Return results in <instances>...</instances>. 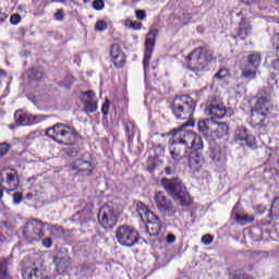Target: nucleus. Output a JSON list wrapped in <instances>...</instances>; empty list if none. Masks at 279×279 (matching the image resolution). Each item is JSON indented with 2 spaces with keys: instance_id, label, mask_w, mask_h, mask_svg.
<instances>
[{
  "instance_id": "obj_4",
  "label": "nucleus",
  "mask_w": 279,
  "mask_h": 279,
  "mask_svg": "<svg viewBox=\"0 0 279 279\" xmlns=\"http://www.w3.org/2000/svg\"><path fill=\"white\" fill-rule=\"evenodd\" d=\"M46 135L56 141V143H59V145H75L77 142V131L62 123H57L52 128L47 129Z\"/></svg>"
},
{
  "instance_id": "obj_41",
  "label": "nucleus",
  "mask_w": 279,
  "mask_h": 279,
  "mask_svg": "<svg viewBox=\"0 0 279 279\" xmlns=\"http://www.w3.org/2000/svg\"><path fill=\"white\" fill-rule=\"evenodd\" d=\"M8 151H10V145H8L7 143H1L0 144V158H3V156H5V154H8Z\"/></svg>"
},
{
  "instance_id": "obj_60",
  "label": "nucleus",
  "mask_w": 279,
  "mask_h": 279,
  "mask_svg": "<svg viewBox=\"0 0 279 279\" xmlns=\"http://www.w3.org/2000/svg\"><path fill=\"white\" fill-rule=\"evenodd\" d=\"M243 15V11H241V12H239L238 14H236V16H242Z\"/></svg>"
},
{
  "instance_id": "obj_56",
  "label": "nucleus",
  "mask_w": 279,
  "mask_h": 279,
  "mask_svg": "<svg viewBox=\"0 0 279 279\" xmlns=\"http://www.w3.org/2000/svg\"><path fill=\"white\" fill-rule=\"evenodd\" d=\"M271 66L275 71H279V59L274 60Z\"/></svg>"
},
{
  "instance_id": "obj_5",
  "label": "nucleus",
  "mask_w": 279,
  "mask_h": 279,
  "mask_svg": "<svg viewBox=\"0 0 279 279\" xmlns=\"http://www.w3.org/2000/svg\"><path fill=\"white\" fill-rule=\"evenodd\" d=\"M196 106L195 100H193L191 96L185 95L181 96L179 99H174L170 105V110H172V114H174L175 119L186 120L193 117Z\"/></svg>"
},
{
  "instance_id": "obj_15",
  "label": "nucleus",
  "mask_w": 279,
  "mask_h": 279,
  "mask_svg": "<svg viewBox=\"0 0 279 279\" xmlns=\"http://www.w3.org/2000/svg\"><path fill=\"white\" fill-rule=\"evenodd\" d=\"M145 221L146 232L149 236H158L160 234V230H162V221L160 220V217L154 213H148Z\"/></svg>"
},
{
  "instance_id": "obj_32",
  "label": "nucleus",
  "mask_w": 279,
  "mask_h": 279,
  "mask_svg": "<svg viewBox=\"0 0 279 279\" xmlns=\"http://www.w3.org/2000/svg\"><path fill=\"white\" fill-rule=\"evenodd\" d=\"M136 207L142 221H145L147 219V215H149V213H154V211H150L147 208V205H145L143 202H138Z\"/></svg>"
},
{
  "instance_id": "obj_52",
  "label": "nucleus",
  "mask_w": 279,
  "mask_h": 279,
  "mask_svg": "<svg viewBox=\"0 0 279 279\" xmlns=\"http://www.w3.org/2000/svg\"><path fill=\"white\" fill-rule=\"evenodd\" d=\"M272 46H274V49L279 51V33L274 36V38H272Z\"/></svg>"
},
{
  "instance_id": "obj_11",
  "label": "nucleus",
  "mask_w": 279,
  "mask_h": 279,
  "mask_svg": "<svg viewBox=\"0 0 279 279\" xmlns=\"http://www.w3.org/2000/svg\"><path fill=\"white\" fill-rule=\"evenodd\" d=\"M260 66V56L252 53L247 57V62L242 71L243 80H256V71Z\"/></svg>"
},
{
  "instance_id": "obj_2",
  "label": "nucleus",
  "mask_w": 279,
  "mask_h": 279,
  "mask_svg": "<svg viewBox=\"0 0 279 279\" xmlns=\"http://www.w3.org/2000/svg\"><path fill=\"white\" fill-rule=\"evenodd\" d=\"M214 56L213 51L206 48H196L194 49L186 58V68L189 71H192L193 74H190L191 77H202V72L210 62H213Z\"/></svg>"
},
{
  "instance_id": "obj_23",
  "label": "nucleus",
  "mask_w": 279,
  "mask_h": 279,
  "mask_svg": "<svg viewBox=\"0 0 279 279\" xmlns=\"http://www.w3.org/2000/svg\"><path fill=\"white\" fill-rule=\"evenodd\" d=\"M215 128H217V122L213 119L199 120L197 122V130L204 136H213Z\"/></svg>"
},
{
  "instance_id": "obj_50",
  "label": "nucleus",
  "mask_w": 279,
  "mask_h": 279,
  "mask_svg": "<svg viewBox=\"0 0 279 279\" xmlns=\"http://www.w3.org/2000/svg\"><path fill=\"white\" fill-rule=\"evenodd\" d=\"M43 245H44V247L49 250L51 247V245H53V240L51 238H46L43 240Z\"/></svg>"
},
{
  "instance_id": "obj_12",
  "label": "nucleus",
  "mask_w": 279,
  "mask_h": 279,
  "mask_svg": "<svg viewBox=\"0 0 279 279\" xmlns=\"http://www.w3.org/2000/svg\"><path fill=\"white\" fill-rule=\"evenodd\" d=\"M0 186H2L7 193L16 191V189H19V175L16 174V171L3 170L0 173Z\"/></svg>"
},
{
  "instance_id": "obj_36",
  "label": "nucleus",
  "mask_w": 279,
  "mask_h": 279,
  "mask_svg": "<svg viewBox=\"0 0 279 279\" xmlns=\"http://www.w3.org/2000/svg\"><path fill=\"white\" fill-rule=\"evenodd\" d=\"M124 25L129 29H136V31L142 29L143 27V23L136 22V21L132 22V20H125Z\"/></svg>"
},
{
  "instance_id": "obj_25",
  "label": "nucleus",
  "mask_w": 279,
  "mask_h": 279,
  "mask_svg": "<svg viewBox=\"0 0 279 279\" xmlns=\"http://www.w3.org/2000/svg\"><path fill=\"white\" fill-rule=\"evenodd\" d=\"M22 276L24 279H45L43 270L35 268H24L22 270Z\"/></svg>"
},
{
  "instance_id": "obj_38",
  "label": "nucleus",
  "mask_w": 279,
  "mask_h": 279,
  "mask_svg": "<svg viewBox=\"0 0 279 279\" xmlns=\"http://www.w3.org/2000/svg\"><path fill=\"white\" fill-rule=\"evenodd\" d=\"M95 29L97 32H104V29H108V24L104 20H99L95 24Z\"/></svg>"
},
{
  "instance_id": "obj_1",
  "label": "nucleus",
  "mask_w": 279,
  "mask_h": 279,
  "mask_svg": "<svg viewBox=\"0 0 279 279\" xmlns=\"http://www.w3.org/2000/svg\"><path fill=\"white\" fill-rule=\"evenodd\" d=\"M174 134L182 136L180 143L184 144L183 158H189L190 169L199 171L204 167V156L201 153L204 149L202 135L193 130H177Z\"/></svg>"
},
{
  "instance_id": "obj_19",
  "label": "nucleus",
  "mask_w": 279,
  "mask_h": 279,
  "mask_svg": "<svg viewBox=\"0 0 279 279\" xmlns=\"http://www.w3.org/2000/svg\"><path fill=\"white\" fill-rule=\"evenodd\" d=\"M110 56L113 59V64L117 69H123V66H125V53L119 44L111 45Z\"/></svg>"
},
{
  "instance_id": "obj_27",
  "label": "nucleus",
  "mask_w": 279,
  "mask_h": 279,
  "mask_svg": "<svg viewBox=\"0 0 279 279\" xmlns=\"http://www.w3.org/2000/svg\"><path fill=\"white\" fill-rule=\"evenodd\" d=\"M209 158L217 167L226 160V157L221 154V149H219V147L209 148Z\"/></svg>"
},
{
  "instance_id": "obj_46",
  "label": "nucleus",
  "mask_w": 279,
  "mask_h": 279,
  "mask_svg": "<svg viewBox=\"0 0 279 279\" xmlns=\"http://www.w3.org/2000/svg\"><path fill=\"white\" fill-rule=\"evenodd\" d=\"M175 171H177L175 163H173L172 166H167L165 168L166 175H173V174H175Z\"/></svg>"
},
{
  "instance_id": "obj_3",
  "label": "nucleus",
  "mask_w": 279,
  "mask_h": 279,
  "mask_svg": "<svg viewBox=\"0 0 279 279\" xmlns=\"http://www.w3.org/2000/svg\"><path fill=\"white\" fill-rule=\"evenodd\" d=\"M161 186L166 190V193H168L174 202H179L181 206H191V204H193L191 195L186 191V186L179 178H163L161 179Z\"/></svg>"
},
{
  "instance_id": "obj_17",
  "label": "nucleus",
  "mask_w": 279,
  "mask_h": 279,
  "mask_svg": "<svg viewBox=\"0 0 279 279\" xmlns=\"http://www.w3.org/2000/svg\"><path fill=\"white\" fill-rule=\"evenodd\" d=\"M71 171H75L76 175H92L93 163L84 159H77L70 165Z\"/></svg>"
},
{
  "instance_id": "obj_20",
  "label": "nucleus",
  "mask_w": 279,
  "mask_h": 279,
  "mask_svg": "<svg viewBox=\"0 0 279 279\" xmlns=\"http://www.w3.org/2000/svg\"><path fill=\"white\" fill-rule=\"evenodd\" d=\"M274 98V87L271 86H267L262 88V90L259 92V97L256 100L255 106H257V108H267L268 104H271V99Z\"/></svg>"
},
{
  "instance_id": "obj_39",
  "label": "nucleus",
  "mask_w": 279,
  "mask_h": 279,
  "mask_svg": "<svg viewBox=\"0 0 279 279\" xmlns=\"http://www.w3.org/2000/svg\"><path fill=\"white\" fill-rule=\"evenodd\" d=\"M93 8L94 10L101 11L104 10V8H106V3L104 2V0H94Z\"/></svg>"
},
{
  "instance_id": "obj_18",
  "label": "nucleus",
  "mask_w": 279,
  "mask_h": 279,
  "mask_svg": "<svg viewBox=\"0 0 279 279\" xmlns=\"http://www.w3.org/2000/svg\"><path fill=\"white\" fill-rule=\"evenodd\" d=\"M177 130H184V129H174L170 132V136H173L175 140H173V144L175 145L174 149L170 151L171 158L173 160H178L179 158H184V143H181L180 140L182 136L180 133H174Z\"/></svg>"
},
{
  "instance_id": "obj_48",
  "label": "nucleus",
  "mask_w": 279,
  "mask_h": 279,
  "mask_svg": "<svg viewBox=\"0 0 279 279\" xmlns=\"http://www.w3.org/2000/svg\"><path fill=\"white\" fill-rule=\"evenodd\" d=\"M202 243H204V245H210V243H213V235L210 234L203 235Z\"/></svg>"
},
{
  "instance_id": "obj_21",
  "label": "nucleus",
  "mask_w": 279,
  "mask_h": 279,
  "mask_svg": "<svg viewBox=\"0 0 279 279\" xmlns=\"http://www.w3.org/2000/svg\"><path fill=\"white\" fill-rule=\"evenodd\" d=\"M14 119L16 125H35V123H40V118H38V116H32L21 111L15 112Z\"/></svg>"
},
{
  "instance_id": "obj_55",
  "label": "nucleus",
  "mask_w": 279,
  "mask_h": 279,
  "mask_svg": "<svg viewBox=\"0 0 279 279\" xmlns=\"http://www.w3.org/2000/svg\"><path fill=\"white\" fill-rule=\"evenodd\" d=\"M167 243H175V235L168 234L166 238Z\"/></svg>"
},
{
  "instance_id": "obj_58",
  "label": "nucleus",
  "mask_w": 279,
  "mask_h": 279,
  "mask_svg": "<svg viewBox=\"0 0 279 279\" xmlns=\"http://www.w3.org/2000/svg\"><path fill=\"white\" fill-rule=\"evenodd\" d=\"M51 3H66V0H50Z\"/></svg>"
},
{
  "instance_id": "obj_24",
  "label": "nucleus",
  "mask_w": 279,
  "mask_h": 279,
  "mask_svg": "<svg viewBox=\"0 0 279 279\" xmlns=\"http://www.w3.org/2000/svg\"><path fill=\"white\" fill-rule=\"evenodd\" d=\"M86 99L84 101V112L87 114L90 112H97V100L95 99V93L86 92Z\"/></svg>"
},
{
  "instance_id": "obj_14",
  "label": "nucleus",
  "mask_w": 279,
  "mask_h": 279,
  "mask_svg": "<svg viewBox=\"0 0 279 279\" xmlns=\"http://www.w3.org/2000/svg\"><path fill=\"white\" fill-rule=\"evenodd\" d=\"M157 33L158 31H156L155 28H151L146 37V41H145L146 51L143 60L145 73H147V69H149V60H151V53L154 52V46L156 45V40L154 38H156Z\"/></svg>"
},
{
  "instance_id": "obj_9",
  "label": "nucleus",
  "mask_w": 279,
  "mask_h": 279,
  "mask_svg": "<svg viewBox=\"0 0 279 279\" xmlns=\"http://www.w3.org/2000/svg\"><path fill=\"white\" fill-rule=\"evenodd\" d=\"M154 202L157 206V210L163 217H173V215L178 213L175 204H173V201H171V198L165 195V192H156L154 196Z\"/></svg>"
},
{
  "instance_id": "obj_26",
  "label": "nucleus",
  "mask_w": 279,
  "mask_h": 279,
  "mask_svg": "<svg viewBox=\"0 0 279 279\" xmlns=\"http://www.w3.org/2000/svg\"><path fill=\"white\" fill-rule=\"evenodd\" d=\"M230 128L226 122H216L215 130L213 131L214 138H223V136H228Z\"/></svg>"
},
{
  "instance_id": "obj_13",
  "label": "nucleus",
  "mask_w": 279,
  "mask_h": 279,
  "mask_svg": "<svg viewBox=\"0 0 279 279\" xmlns=\"http://www.w3.org/2000/svg\"><path fill=\"white\" fill-rule=\"evenodd\" d=\"M268 114V107L259 106L258 108L257 105H255L252 109L251 125H253V128H266L265 120L267 119Z\"/></svg>"
},
{
  "instance_id": "obj_33",
  "label": "nucleus",
  "mask_w": 279,
  "mask_h": 279,
  "mask_svg": "<svg viewBox=\"0 0 279 279\" xmlns=\"http://www.w3.org/2000/svg\"><path fill=\"white\" fill-rule=\"evenodd\" d=\"M0 279H12L8 270V262L4 258L0 259Z\"/></svg>"
},
{
  "instance_id": "obj_30",
  "label": "nucleus",
  "mask_w": 279,
  "mask_h": 279,
  "mask_svg": "<svg viewBox=\"0 0 279 279\" xmlns=\"http://www.w3.org/2000/svg\"><path fill=\"white\" fill-rule=\"evenodd\" d=\"M26 75L28 80H31V82H40L45 74L41 72L40 69L32 68L27 70Z\"/></svg>"
},
{
  "instance_id": "obj_53",
  "label": "nucleus",
  "mask_w": 279,
  "mask_h": 279,
  "mask_svg": "<svg viewBox=\"0 0 279 279\" xmlns=\"http://www.w3.org/2000/svg\"><path fill=\"white\" fill-rule=\"evenodd\" d=\"M265 210H267V207L263 205L255 206V213H257L258 215H264Z\"/></svg>"
},
{
  "instance_id": "obj_47",
  "label": "nucleus",
  "mask_w": 279,
  "mask_h": 279,
  "mask_svg": "<svg viewBox=\"0 0 279 279\" xmlns=\"http://www.w3.org/2000/svg\"><path fill=\"white\" fill-rule=\"evenodd\" d=\"M54 19L56 21H64V10L63 9L57 10V12L54 13Z\"/></svg>"
},
{
  "instance_id": "obj_29",
  "label": "nucleus",
  "mask_w": 279,
  "mask_h": 279,
  "mask_svg": "<svg viewBox=\"0 0 279 279\" xmlns=\"http://www.w3.org/2000/svg\"><path fill=\"white\" fill-rule=\"evenodd\" d=\"M238 206L235 205L233 208L232 216L241 226H246V223H252L254 221V216L247 217V215L241 216V214L236 213Z\"/></svg>"
},
{
  "instance_id": "obj_57",
  "label": "nucleus",
  "mask_w": 279,
  "mask_h": 279,
  "mask_svg": "<svg viewBox=\"0 0 279 279\" xmlns=\"http://www.w3.org/2000/svg\"><path fill=\"white\" fill-rule=\"evenodd\" d=\"M54 230L59 232V236H61V234H64V229H62V227H57L54 228Z\"/></svg>"
},
{
  "instance_id": "obj_51",
  "label": "nucleus",
  "mask_w": 279,
  "mask_h": 279,
  "mask_svg": "<svg viewBox=\"0 0 279 279\" xmlns=\"http://www.w3.org/2000/svg\"><path fill=\"white\" fill-rule=\"evenodd\" d=\"M66 154L70 156V158H77V156H80V151L75 148H70Z\"/></svg>"
},
{
  "instance_id": "obj_34",
  "label": "nucleus",
  "mask_w": 279,
  "mask_h": 279,
  "mask_svg": "<svg viewBox=\"0 0 279 279\" xmlns=\"http://www.w3.org/2000/svg\"><path fill=\"white\" fill-rule=\"evenodd\" d=\"M72 84H75V77H73V75L71 74H68L65 78L59 83V86H61L62 88L69 89L71 88Z\"/></svg>"
},
{
  "instance_id": "obj_45",
  "label": "nucleus",
  "mask_w": 279,
  "mask_h": 279,
  "mask_svg": "<svg viewBox=\"0 0 279 279\" xmlns=\"http://www.w3.org/2000/svg\"><path fill=\"white\" fill-rule=\"evenodd\" d=\"M23 202V194L21 192H15L13 194V204L19 205Z\"/></svg>"
},
{
  "instance_id": "obj_37",
  "label": "nucleus",
  "mask_w": 279,
  "mask_h": 279,
  "mask_svg": "<svg viewBox=\"0 0 279 279\" xmlns=\"http://www.w3.org/2000/svg\"><path fill=\"white\" fill-rule=\"evenodd\" d=\"M126 134L129 136V141H134V124L132 122H129L125 124Z\"/></svg>"
},
{
  "instance_id": "obj_44",
  "label": "nucleus",
  "mask_w": 279,
  "mask_h": 279,
  "mask_svg": "<svg viewBox=\"0 0 279 279\" xmlns=\"http://www.w3.org/2000/svg\"><path fill=\"white\" fill-rule=\"evenodd\" d=\"M110 100L106 99V101L104 102L102 107H101V112L105 117H107L109 110H110Z\"/></svg>"
},
{
  "instance_id": "obj_10",
  "label": "nucleus",
  "mask_w": 279,
  "mask_h": 279,
  "mask_svg": "<svg viewBox=\"0 0 279 279\" xmlns=\"http://www.w3.org/2000/svg\"><path fill=\"white\" fill-rule=\"evenodd\" d=\"M68 250L61 247L53 258V264L56 266V271L60 275L69 274L73 269L71 266V257L66 254Z\"/></svg>"
},
{
  "instance_id": "obj_6",
  "label": "nucleus",
  "mask_w": 279,
  "mask_h": 279,
  "mask_svg": "<svg viewBox=\"0 0 279 279\" xmlns=\"http://www.w3.org/2000/svg\"><path fill=\"white\" fill-rule=\"evenodd\" d=\"M21 230L28 243H36L45 236V223L35 218L28 219Z\"/></svg>"
},
{
  "instance_id": "obj_54",
  "label": "nucleus",
  "mask_w": 279,
  "mask_h": 279,
  "mask_svg": "<svg viewBox=\"0 0 279 279\" xmlns=\"http://www.w3.org/2000/svg\"><path fill=\"white\" fill-rule=\"evenodd\" d=\"M240 3L243 5H254L256 3V0H240Z\"/></svg>"
},
{
  "instance_id": "obj_40",
  "label": "nucleus",
  "mask_w": 279,
  "mask_h": 279,
  "mask_svg": "<svg viewBox=\"0 0 279 279\" xmlns=\"http://www.w3.org/2000/svg\"><path fill=\"white\" fill-rule=\"evenodd\" d=\"M215 80H225V77H228V70L221 69L219 70L215 75Z\"/></svg>"
},
{
  "instance_id": "obj_28",
  "label": "nucleus",
  "mask_w": 279,
  "mask_h": 279,
  "mask_svg": "<svg viewBox=\"0 0 279 279\" xmlns=\"http://www.w3.org/2000/svg\"><path fill=\"white\" fill-rule=\"evenodd\" d=\"M96 270L97 267L95 265L83 264L78 267V276H81V278H90V276H93V274H95Z\"/></svg>"
},
{
  "instance_id": "obj_16",
  "label": "nucleus",
  "mask_w": 279,
  "mask_h": 279,
  "mask_svg": "<svg viewBox=\"0 0 279 279\" xmlns=\"http://www.w3.org/2000/svg\"><path fill=\"white\" fill-rule=\"evenodd\" d=\"M206 114L211 116L213 119H223L226 114H228V111L226 110V107L222 104H219L217 101L209 100L207 102L206 109H205Z\"/></svg>"
},
{
  "instance_id": "obj_31",
  "label": "nucleus",
  "mask_w": 279,
  "mask_h": 279,
  "mask_svg": "<svg viewBox=\"0 0 279 279\" xmlns=\"http://www.w3.org/2000/svg\"><path fill=\"white\" fill-rule=\"evenodd\" d=\"M269 219H279V196L276 197L271 203Z\"/></svg>"
},
{
  "instance_id": "obj_22",
  "label": "nucleus",
  "mask_w": 279,
  "mask_h": 279,
  "mask_svg": "<svg viewBox=\"0 0 279 279\" xmlns=\"http://www.w3.org/2000/svg\"><path fill=\"white\" fill-rule=\"evenodd\" d=\"M252 34V22L247 17H242L239 22V29L236 35H233V38H240L245 40Z\"/></svg>"
},
{
  "instance_id": "obj_7",
  "label": "nucleus",
  "mask_w": 279,
  "mask_h": 279,
  "mask_svg": "<svg viewBox=\"0 0 279 279\" xmlns=\"http://www.w3.org/2000/svg\"><path fill=\"white\" fill-rule=\"evenodd\" d=\"M116 239L124 247H134L138 243V231L129 226H120L116 231Z\"/></svg>"
},
{
  "instance_id": "obj_42",
  "label": "nucleus",
  "mask_w": 279,
  "mask_h": 279,
  "mask_svg": "<svg viewBox=\"0 0 279 279\" xmlns=\"http://www.w3.org/2000/svg\"><path fill=\"white\" fill-rule=\"evenodd\" d=\"M135 16L137 21H145V19H147V13L145 12V10H136Z\"/></svg>"
},
{
  "instance_id": "obj_43",
  "label": "nucleus",
  "mask_w": 279,
  "mask_h": 279,
  "mask_svg": "<svg viewBox=\"0 0 279 279\" xmlns=\"http://www.w3.org/2000/svg\"><path fill=\"white\" fill-rule=\"evenodd\" d=\"M247 147H255L256 146V137L253 135H247V137L244 140Z\"/></svg>"
},
{
  "instance_id": "obj_59",
  "label": "nucleus",
  "mask_w": 279,
  "mask_h": 279,
  "mask_svg": "<svg viewBox=\"0 0 279 279\" xmlns=\"http://www.w3.org/2000/svg\"><path fill=\"white\" fill-rule=\"evenodd\" d=\"M3 198V190H0V199Z\"/></svg>"
},
{
  "instance_id": "obj_61",
  "label": "nucleus",
  "mask_w": 279,
  "mask_h": 279,
  "mask_svg": "<svg viewBox=\"0 0 279 279\" xmlns=\"http://www.w3.org/2000/svg\"><path fill=\"white\" fill-rule=\"evenodd\" d=\"M83 1H84V3H89L90 0H83Z\"/></svg>"
},
{
  "instance_id": "obj_49",
  "label": "nucleus",
  "mask_w": 279,
  "mask_h": 279,
  "mask_svg": "<svg viewBox=\"0 0 279 279\" xmlns=\"http://www.w3.org/2000/svg\"><path fill=\"white\" fill-rule=\"evenodd\" d=\"M11 24L12 25H19V23H21V15L19 14H13L10 17Z\"/></svg>"
},
{
  "instance_id": "obj_35",
  "label": "nucleus",
  "mask_w": 279,
  "mask_h": 279,
  "mask_svg": "<svg viewBox=\"0 0 279 279\" xmlns=\"http://www.w3.org/2000/svg\"><path fill=\"white\" fill-rule=\"evenodd\" d=\"M247 136H250V134H247V129L244 126H241L239 130L235 131L236 141H245Z\"/></svg>"
},
{
  "instance_id": "obj_8",
  "label": "nucleus",
  "mask_w": 279,
  "mask_h": 279,
  "mask_svg": "<svg viewBox=\"0 0 279 279\" xmlns=\"http://www.w3.org/2000/svg\"><path fill=\"white\" fill-rule=\"evenodd\" d=\"M117 213L112 204H106L98 211V222L105 230H112L118 221Z\"/></svg>"
}]
</instances>
